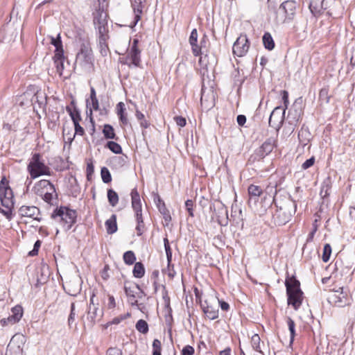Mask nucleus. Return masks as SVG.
Returning a JSON list of instances; mask_svg holds the SVG:
<instances>
[{
  "label": "nucleus",
  "mask_w": 355,
  "mask_h": 355,
  "mask_svg": "<svg viewBox=\"0 0 355 355\" xmlns=\"http://www.w3.org/2000/svg\"><path fill=\"white\" fill-rule=\"evenodd\" d=\"M277 209L273 214V220L277 225H283L289 222L296 211L297 205L288 195H279L273 197Z\"/></svg>",
  "instance_id": "obj_1"
},
{
  "label": "nucleus",
  "mask_w": 355,
  "mask_h": 355,
  "mask_svg": "<svg viewBox=\"0 0 355 355\" xmlns=\"http://www.w3.org/2000/svg\"><path fill=\"white\" fill-rule=\"evenodd\" d=\"M107 15L103 10L98 9L94 13V24L98 35V44L101 53L105 51L107 47V40L109 38Z\"/></svg>",
  "instance_id": "obj_2"
},
{
  "label": "nucleus",
  "mask_w": 355,
  "mask_h": 355,
  "mask_svg": "<svg viewBox=\"0 0 355 355\" xmlns=\"http://www.w3.org/2000/svg\"><path fill=\"white\" fill-rule=\"evenodd\" d=\"M51 218L59 223L65 231H68L76 223L77 213L74 209L61 206L53 211Z\"/></svg>",
  "instance_id": "obj_3"
},
{
  "label": "nucleus",
  "mask_w": 355,
  "mask_h": 355,
  "mask_svg": "<svg viewBox=\"0 0 355 355\" xmlns=\"http://www.w3.org/2000/svg\"><path fill=\"white\" fill-rule=\"evenodd\" d=\"M285 286L288 295V304L297 310L302 305L303 293L301 291L300 282L294 277L286 279Z\"/></svg>",
  "instance_id": "obj_4"
},
{
  "label": "nucleus",
  "mask_w": 355,
  "mask_h": 355,
  "mask_svg": "<svg viewBox=\"0 0 355 355\" xmlns=\"http://www.w3.org/2000/svg\"><path fill=\"white\" fill-rule=\"evenodd\" d=\"M27 171L31 179L37 178L42 175H50L51 169L46 165L40 153H35L29 160Z\"/></svg>",
  "instance_id": "obj_5"
},
{
  "label": "nucleus",
  "mask_w": 355,
  "mask_h": 355,
  "mask_svg": "<svg viewBox=\"0 0 355 355\" xmlns=\"http://www.w3.org/2000/svg\"><path fill=\"white\" fill-rule=\"evenodd\" d=\"M297 2L287 0L282 2L277 12L276 20L279 24H289L293 21L296 14Z\"/></svg>",
  "instance_id": "obj_6"
},
{
  "label": "nucleus",
  "mask_w": 355,
  "mask_h": 355,
  "mask_svg": "<svg viewBox=\"0 0 355 355\" xmlns=\"http://www.w3.org/2000/svg\"><path fill=\"white\" fill-rule=\"evenodd\" d=\"M35 193L48 204L53 205L57 194L54 185L46 180H41L34 187Z\"/></svg>",
  "instance_id": "obj_7"
},
{
  "label": "nucleus",
  "mask_w": 355,
  "mask_h": 355,
  "mask_svg": "<svg viewBox=\"0 0 355 355\" xmlns=\"http://www.w3.org/2000/svg\"><path fill=\"white\" fill-rule=\"evenodd\" d=\"M94 57L92 50L88 44H83L76 55V64L89 69L93 65Z\"/></svg>",
  "instance_id": "obj_8"
},
{
  "label": "nucleus",
  "mask_w": 355,
  "mask_h": 355,
  "mask_svg": "<svg viewBox=\"0 0 355 355\" xmlns=\"http://www.w3.org/2000/svg\"><path fill=\"white\" fill-rule=\"evenodd\" d=\"M216 300V297L211 295L200 304L204 313L209 320H215L218 317V309Z\"/></svg>",
  "instance_id": "obj_9"
},
{
  "label": "nucleus",
  "mask_w": 355,
  "mask_h": 355,
  "mask_svg": "<svg viewBox=\"0 0 355 355\" xmlns=\"http://www.w3.org/2000/svg\"><path fill=\"white\" fill-rule=\"evenodd\" d=\"M250 42L246 35H241L234 42L232 47L234 55L238 57L244 56L248 51Z\"/></svg>",
  "instance_id": "obj_10"
},
{
  "label": "nucleus",
  "mask_w": 355,
  "mask_h": 355,
  "mask_svg": "<svg viewBox=\"0 0 355 355\" xmlns=\"http://www.w3.org/2000/svg\"><path fill=\"white\" fill-rule=\"evenodd\" d=\"M137 40H134L130 51L125 58L124 64H128L130 67L133 65L135 67H139L141 62L140 51L137 47Z\"/></svg>",
  "instance_id": "obj_11"
},
{
  "label": "nucleus",
  "mask_w": 355,
  "mask_h": 355,
  "mask_svg": "<svg viewBox=\"0 0 355 355\" xmlns=\"http://www.w3.org/2000/svg\"><path fill=\"white\" fill-rule=\"evenodd\" d=\"M286 109L281 107H276L270 114L269 117V125L275 128H279L284 120Z\"/></svg>",
  "instance_id": "obj_12"
},
{
  "label": "nucleus",
  "mask_w": 355,
  "mask_h": 355,
  "mask_svg": "<svg viewBox=\"0 0 355 355\" xmlns=\"http://www.w3.org/2000/svg\"><path fill=\"white\" fill-rule=\"evenodd\" d=\"M124 291L129 299V302L132 306L137 305V300L136 299V290L140 291L141 294H143V291L140 288V286L138 284L132 283L129 281H125L124 282Z\"/></svg>",
  "instance_id": "obj_13"
},
{
  "label": "nucleus",
  "mask_w": 355,
  "mask_h": 355,
  "mask_svg": "<svg viewBox=\"0 0 355 355\" xmlns=\"http://www.w3.org/2000/svg\"><path fill=\"white\" fill-rule=\"evenodd\" d=\"M103 316V312L99 311L98 308L95 305H89L86 321L85 322V326L87 325L88 327L92 328L96 324L98 318Z\"/></svg>",
  "instance_id": "obj_14"
},
{
  "label": "nucleus",
  "mask_w": 355,
  "mask_h": 355,
  "mask_svg": "<svg viewBox=\"0 0 355 355\" xmlns=\"http://www.w3.org/2000/svg\"><path fill=\"white\" fill-rule=\"evenodd\" d=\"M14 196L12 189L10 188L0 189V201L4 207H14Z\"/></svg>",
  "instance_id": "obj_15"
},
{
  "label": "nucleus",
  "mask_w": 355,
  "mask_h": 355,
  "mask_svg": "<svg viewBox=\"0 0 355 355\" xmlns=\"http://www.w3.org/2000/svg\"><path fill=\"white\" fill-rule=\"evenodd\" d=\"M340 291H336L330 296V300L335 306L338 307H343L348 304V298L346 293H343V288H340Z\"/></svg>",
  "instance_id": "obj_16"
},
{
  "label": "nucleus",
  "mask_w": 355,
  "mask_h": 355,
  "mask_svg": "<svg viewBox=\"0 0 355 355\" xmlns=\"http://www.w3.org/2000/svg\"><path fill=\"white\" fill-rule=\"evenodd\" d=\"M276 146V139L273 137L268 138L257 150V154L259 157L263 158L270 153Z\"/></svg>",
  "instance_id": "obj_17"
},
{
  "label": "nucleus",
  "mask_w": 355,
  "mask_h": 355,
  "mask_svg": "<svg viewBox=\"0 0 355 355\" xmlns=\"http://www.w3.org/2000/svg\"><path fill=\"white\" fill-rule=\"evenodd\" d=\"M19 214L21 217L33 218L34 220H40L38 217L40 215V209L35 206H21L19 209Z\"/></svg>",
  "instance_id": "obj_18"
},
{
  "label": "nucleus",
  "mask_w": 355,
  "mask_h": 355,
  "mask_svg": "<svg viewBox=\"0 0 355 355\" xmlns=\"http://www.w3.org/2000/svg\"><path fill=\"white\" fill-rule=\"evenodd\" d=\"M64 289L71 296H76L81 291V280L75 278L67 282L64 285Z\"/></svg>",
  "instance_id": "obj_19"
},
{
  "label": "nucleus",
  "mask_w": 355,
  "mask_h": 355,
  "mask_svg": "<svg viewBox=\"0 0 355 355\" xmlns=\"http://www.w3.org/2000/svg\"><path fill=\"white\" fill-rule=\"evenodd\" d=\"M146 0H132V7L135 13L134 26L141 19Z\"/></svg>",
  "instance_id": "obj_20"
},
{
  "label": "nucleus",
  "mask_w": 355,
  "mask_h": 355,
  "mask_svg": "<svg viewBox=\"0 0 355 355\" xmlns=\"http://www.w3.org/2000/svg\"><path fill=\"white\" fill-rule=\"evenodd\" d=\"M131 199H132V207L135 211V214H142L141 213V202L140 199V196L137 190V189H133L131 191Z\"/></svg>",
  "instance_id": "obj_21"
},
{
  "label": "nucleus",
  "mask_w": 355,
  "mask_h": 355,
  "mask_svg": "<svg viewBox=\"0 0 355 355\" xmlns=\"http://www.w3.org/2000/svg\"><path fill=\"white\" fill-rule=\"evenodd\" d=\"M301 109L295 107V104H293L291 109L288 111V118L290 119L289 123L296 125L301 118Z\"/></svg>",
  "instance_id": "obj_22"
},
{
  "label": "nucleus",
  "mask_w": 355,
  "mask_h": 355,
  "mask_svg": "<svg viewBox=\"0 0 355 355\" xmlns=\"http://www.w3.org/2000/svg\"><path fill=\"white\" fill-rule=\"evenodd\" d=\"M324 0H310L309 8L312 14L317 15L325 9L324 6Z\"/></svg>",
  "instance_id": "obj_23"
},
{
  "label": "nucleus",
  "mask_w": 355,
  "mask_h": 355,
  "mask_svg": "<svg viewBox=\"0 0 355 355\" xmlns=\"http://www.w3.org/2000/svg\"><path fill=\"white\" fill-rule=\"evenodd\" d=\"M105 225L107 234H112L115 233L118 230L116 216L115 214H112L111 217L105 221Z\"/></svg>",
  "instance_id": "obj_24"
},
{
  "label": "nucleus",
  "mask_w": 355,
  "mask_h": 355,
  "mask_svg": "<svg viewBox=\"0 0 355 355\" xmlns=\"http://www.w3.org/2000/svg\"><path fill=\"white\" fill-rule=\"evenodd\" d=\"M248 190L250 197V201L254 200V202L257 201V198L263 192L262 189L259 186L254 184H250Z\"/></svg>",
  "instance_id": "obj_25"
},
{
  "label": "nucleus",
  "mask_w": 355,
  "mask_h": 355,
  "mask_svg": "<svg viewBox=\"0 0 355 355\" xmlns=\"http://www.w3.org/2000/svg\"><path fill=\"white\" fill-rule=\"evenodd\" d=\"M12 315H10V320L11 323H16L20 320L23 315V309L21 306L17 305L14 306L12 310Z\"/></svg>",
  "instance_id": "obj_26"
},
{
  "label": "nucleus",
  "mask_w": 355,
  "mask_h": 355,
  "mask_svg": "<svg viewBox=\"0 0 355 355\" xmlns=\"http://www.w3.org/2000/svg\"><path fill=\"white\" fill-rule=\"evenodd\" d=\"M262 40L263 46L266 49L271 51L275 48V42L270 33H265Z\"/></svg>",
  "instance_id": "obj_27"
},
{
  "label": "nucleus",
  "mask_w": 355,
  "mask_h": 355,
  "mask_svg": "<svg viewBox=\"0 0 355 355\" xmlns=\"http://www.w3.org/2000/svg\"><path fill=\"white\" fill-rule=\"evenodd\" d=\"M66 110L71 116L73 124H75L76 123H80V121H81V116L80 112L76 107L71 109L70 107L67 106L66 107Z\"/></svg>",
  "instance_id": "obj_28"
},
{
  "label": "nucleus",
  "mask_w": 355,
  "mask_h": 355,
  "mask_svg": "<svg viewBox=\"0 0 355 355\" xmlns=\"http://www.w3.org/2000/svg\"><path fill=\"white\" fill-rule=\"evenodd\" d=\"M310 132L306 129H301V130L298 133V139L300 140V143L305 146L308 144L310 141Z\"/></svg>",
  "instance_id": "obj_29"
},
{
  "label": "nucleus",
  "mask_w": 355,
  "mask_h": 355,
  "mask_svg": "<svg viewBox=\"0 0 355 355\" xmlns=\"http://www.w3.org/2000/svg\"><path fill=\"white\" fill-rule=\"evenodd\" d=\"M132 273L135 277L141 278L145 274V268L144 264L141 262H137L135 264Z\"/></svg>",
  "instance_id": "obj_30"
},
{
  "label": "nucleus",
  "mask_w": 355,
  "mask_h": 355,
  "mask_svg": "<svg viewBox=\"0 0 355 355\" xmlns=\"http://www.w3.org/2000/svg\"><path fill=\"white\" fill-rule=\"evenodd\" d=\"M107 199L111 206L115 207L119 202V196L116 191L110 189L107 190Z\"/></svg>",
  "instance_id": "obj_31"
},
{
  "label": "nucleus",
  "mask_w": 355,
  "mask_h": 355,
  "mask_svg": "<svg viewBox=\"0 0 355 355\" xmlns=\"http://www.w3.org/2000/svg\"><path fill=\"white\" fill-rule=\"evenodd\" d=\"M103 133L104 137L108 139H114L116 136L113 127L109 124L104 125Z\"/></svg>",
  "instance_id": "obj_32"
},
{
  "label": "nucleus",
  "mask_w": 355,
  "mask_h": 355,
  "mask_svg": "<svg viewBox=\"0 0 355 355\" xmlns=\"http://www.w3.org/2000/svg\"><path fill=\"white\" fill-rule=\"evenodd\" d=\"M331 187V182L329 178H327L322 183L321 190H320V195L322 197H326L329 196V191Z\"/></svg>",
  "instance_id": "obj_33"
},
{
  "label": "nucleus",
  "mask_w": 355,
  "mask_h": 355,
  "mask_svg": "<svg viewBox=\"0 0 355 355\" xmlns=\"http://www.w3.org/2000/svg\"><path fill=\"white\" fill-rule=\"evenodd\" d=\"M136 220L137 225L136 226L137 234L138 236H141L144 230V223L143 220L142 214H135Z\"/></svg>",
  "instance_id": "obj_34"
},
{
  "label": "nucleus",
  "mask_w": 355,
  "mask_h": 355,
  "mask_svg": "<svg viewBox=\"0 0 355 355\" xmlns=\"http://www.w3.org/2000/svg\"><path fill=\"white\" fill-rule=\"evenodd\" d=\"M54 62H59L60 63V67L62 69H64V50L62 49H60L58 50H55V55L53 57Z\"/></svg>",
  "instance_id": "obj_35"
},
{
  "label": "nucleus",
  "mask_w": 355,
  "mask_h": 355,
  "mask_svg": "<svg viewBox=\"0 0 355 355\" xmlns=\"http://www.w3.org/2000/svg\"><path fill=\"white\" fill-rule=\"evenodd\" d=\"M135 327L139 332L143 334L148 332V324L144 320H139L136 323Z\"/></svg>",
  "instance_id": "obj_36"
},
{
  "label": "nucleus",
  "mask_w": 355,
  "mask_h": 355,
  "mask_svg": "<svg viewBox=\"0 0 355 355\" xmlns=\"http://www.w3.org/2000/svg\"><path fill=\"white\" fill-rule=\"evenodd\" d=\"M330 96L329 95L328 87H323L319 92V101L322 103H328L329 102Z\"/></svg>",
  "instance_id": "obj_37"
},
{
  "label": "nucleus",
  "mask_w": 355,
  "mask_h": 355,
  "mask_svg": "<svg viewBox=\"0 0 355 355\" xmlns=\"http://www.w3.org/2000/svg\"><path fill=\"white\" fill-rule=\"evenodd\" d=\"M123 261L128 265H132L136 260V257L132 251H127L123 254Z\"/></svg>",
  "instance_id": "obj_38"
},
{
  "label": "nucleus",
  "mask_w": 355,
  "mask_h": 355,
  "mask_svg": "<svg viewBox=\"0 0 355 355\" xmlns=\"http://www.w3.org/2000/svg\"><path fill=\"white\" fill-rule=\"evenodd\" d=\"M106 146L114 153L120 154L122 153L121 146L116 142L112 141H108Z\"/></svg>",
  "instance_id": "obj_39"
},
{
  "label": "nucleus",
  "mask_w": 355,
  "mask_h": 355,
  "mask_svg": "<svg viewBox=\"0 0 355 355\" xmlns=\"http://www.w3.org/2000/svg\"><path fill=\"white\" fill-rule=\"evenodd\" d=\"M260 342L261 339L258 334H254L251 338V344L252 347L254 350L259 352H261V347H260Z\"/></svg>",
  "instance_id": "obj_40"
},
{
  "label": "nucleus",
  "mask_w": 355,
  "mask_h": 355,
  "mask_svg": "<svg viewBox=\"0 0 355 355\" xmlns=\"http://www.w3.org/2000/svg\"><path fill=\"white\" fill-rule=\"evenodd\" d=\"M135 116L137 119L139 121L140 125L144 128H147L149 125L148 121L145 119L144 114L141 113L139 110H137L135 112Z\"/></svg>",
  "instance_id": "obj_41"
},
{
  "label": "nucleus",
  "mask_w": 355,
  "mask_h": 355,
  "mask_svg": "<svg viewBox=\"0 0 355 355\" xmlns=\"http://www.w3.org/2000/svg\"><path fill=\"white\" fill-rule=\"evenodd\" d=\"M101 175L104 183H110L112 181L111 174L106 167L101 168Z\"/></svg>",
  "instance_id": "obj_42"
},
{
  "label": "nucleus",
  "mask_w": 355,
  "mask_h": 355,
  "mask_svg": "<svg viewBox=\"0 0 355 355\" xmlns=\"http://www.w3.org/2000/svg\"><path fill=\"white\" fill-rule=\"evenodd\" d=\"M74 125V129H75V132H74V135L73 136L71 137V136L67 138L69 142L71 144L72 142V141L73 140V138L75 137L76 135H83L84 133H85V131H84V129L80 125L79 123H76Z\"/></svg>",
  "instance_id": "obj_43"
},
{
  "label": "nucleus",
  "mask_w": 355,
  "mask_h": 355,
  "mask_svg": "<svg viewBox=\"0 0 355 355\" xmlns=\"http://www.w3.org/2000/svg\"><path fill=\"white\" fill-rule=\"evenodd\" d=\"M331 254V247L329 243H327L324 246L323 253H322V261L324 262H327L329 260L330 256Z\"/></svg>",
  "instance_id": "obj_44"
},
{
  "label": "nucleus",
  "mask_w": 355,
  "mask_h": 355,
  "mask_svg": "<svg viewBox=\"0 0 355 355\" xmlns=\"http://www.w3.org/2000/svg\"><path fill=\"white\" fill-rule=\"evenodd\" d=\"M162 344L159 340L155 339L153 342V355H161Z\"/></svg>",
  "instance_id": "obj_45"
},
{
  "label": "nucleus",
  "mask_w": 355,
  "mask_h": 355,
  "mask_svg": "<svg viewBox=\"0 0 355 355\" xmlns=\"http://www.w3.org/2000/svg\"><path fill=\"white\" fill-rule=\"evenodd\" d=\"M287 324H288V329L291 333V343H292L294 340L295 335V322L291 318H288Z\"/></svg>",
  "instance_id": "obj_46"
},
{
  "label": "nucleus",
  "mask_w": 355,
  "mask_h": 355,
  "mask_svg": "<svg viewBox=\"0 0 355 355\" xmlns=\"http://www.w3.org/2000/svg\"><path fill=\"white\" fill-rule=\"evenodd\" d=\"M89 102V100L87 101V107H89L90 108V114H92V110H98L99 109V103L98 100L97 98L92 99Z\"/></svg>",
  "instance_id": "obj_47"
},
{
  "label": "nucleus",
  "mask_w": 355,
  "mask_h": 355,
  "mask_svg": "<svg viewBox=\"0 0 355 355\" xmlns=\"http://www.w3.org/2000/svg\"><path fill=\"white\" fill-rule=\"evenodd\" d=\"M157 207L160 213L164 215V218L166 220H168V218H171L168 211L165 207L164 202H162V205H157Z\"/></svg>",
  "instance_id": "obj_48"
},
{
  "label": "nucleus",
  "mask_w": 355,
  "mask_h": 355,
  "mask_svg": "<svg viewBox=\"0 0 355 355\" xmlns=\"http://www.w3.org/2000/svg\"><path fill=\"white\" fill-rule=\"evenodd\" d=\"M130 313H127L125 314L121 315L120 316L116 317L112 319V320L110 322V324H119L122 320L128 318L130 317Z\"/></svg>",
  "instance_id": "obj_49"
},
{
  "label": "nucleus",
  "mask_w": 355,
  "mask_h": 355,
  "mask_svg": "<svg viewBox=\"0 0 355 355\" xmlns=\"http://www.w3.org/2000/svg\"><path fill=\"white\" fill-rule=\"evenodd\" d=\"M51 43L55 46V50L62 49V44L60 35L56 38L51 37Z\"/></svg>",
  "instance_id": "obj_50"
},
{
  "label": "nucleus",
  "mask_w": 355,
  "mask_h": 355,
  "mask_svg": "<svg viewBox=\"0 0 355 355\" xmlns=\"http://www.w3.org/2000/svg\"><path fill=\"white\" fill-rule=\"evenodd\" d=\"M315 157L312 156L311 158L306 160L302 164V168L303 170H306L311 167L314 163H315Z\"/></svg>",
  "instance_id": "obj_51"
},
{
  "label": "nucleus",
  "mask_w": 355,
  "mask_h": 355,
  "mask_svg": "<svg viewBox=\"0 0 355 355\" xmlns=\"http://www.w3.org/2000/svg\"><path fill=\"white\" fill-rule=\"evenodd\" d=\"M76 312H75V304L71 303V312L68 318V323L69 325H71L75 320L76 317Z\"/></svg>",
  "instance_id": "obj_52"
},
{
  "label": "nucleus",
  "mask_w": 355,
  "mask_h": 355,
  "mask_svg": "<svg viewBox=\"0 0 355 355\" xmlns=\"http://www.w3.org/2000/svg\"><path fill=\"white\" fill-rule=\"evenodd\" d=\"M185 207H186L187 211L189 212V216L193 217V200H187L185 202Z\"/></svg>",
  "instance_id": "obj_53"
},
{
  "label": "nucleus",
  "mask_w": 355,
  "mask_h": 355,
  "mask_svg": "<svg viewBox=\"0 0 355 355\" xmlns=\"http://www.w3.org/2000/svg\"><path fill=\"white\" fill-rule=\"evenodd\" d=\"M194 348L191 345H186L182 350L181 355H193Z\"/></svg>",
  "instance_id": "obj_54"
},
{
  "label": "nucleus",
  "mask_w": 355,
  "mask_h": 355,
  "mask_svg": "<svg viewBox=\"0 0 355 355\" xmlns=\"http://www.w3.org/2000/svg\"><path fill=\"white\" fill-rule=\"evenodd\" d=\"M6 209H2L0 208V212L2 213L7 219L11 220L12 219V209L13 207H5Z\"/></svg>",
  "instance_id": "obj_55"
},
{
  "label": "nucleus",
  "mask_w": 355,
  "mask_h": 355,
  "mask_svg": "<svg viewBox=\"0 0 355 355\" xmlns=\"http://www.w3.org/2000/svg\"><path fill=\"white\" fill-rule=\"evenodd\" d=\"M189 40V43L190 44L197 43V41H198V32H197V30L196 28L192 30Z\"/></svg>",
  "instance_id": "obj_56"
},
{
  "label": "nucleus",
  "mask_w": 355,
  "mask_h": 355,
  "mask_svg": "<svg viewBox=\"0 0 355 355\" xmlns=\"http://www.w3.org/2000/svg\"><path fill=\"white\" fill-rule=\"evenodd\" d=\"M191 46L192 53L195 56H198L201 52V46H199L197 43L190 44Z\"/></svg>",
  "instance_id": "obj_57"
},
{
  "label": "nucleus",
  "mask_w": 355,
  "mask_h": 355,
  "mask_svg": "<svg viewBox=\"0 0 355 355\" xmlns=\"http://www.w3.org/2000/svg\"><path fill=\"white\" fill-rule=\"evenodd\" d=\"M216 302L218 305L220 306V309L224 311H227L230 309V305L227 302L219 300L218 298L216 300Z\"/></svg>",
  "instance_id": "obj_58"
},
{
  "label": "nucleus",
  "mask_w": 355,
  "mask_h": 355,
  "mask_svg": "<svg viewBox=\"0 0 355 355\" xmlns=\"http://www.w3.org/2000/svg\"><path fill=\"white\" fill-rule=\"evenodd\" d=\"M174 120L177 125L180 127H184L186 125V119L182 116H175L174 117Z\"/></svg>",
  "instance_id": "obj_59"
},
{
  "label": "nucleus",
  "mask_w": 355,
  "mask_h": 355,
  "mask_svg": "<svg viewBox=\"0 0 355 355\" xmlns=\"http://www.w3.org/2000/svg\"><path fill=\"white\" fill-rule=\"evenodd\" d=\"M164 248H165V251H166V254L167 261L169 264L172 259V252H171L170 245H164Z\"/></svg>",
  "instance_id": "obj_60"
},
{
  "label": "nucleus",
  "mask_w": 355,
  "mask_h": 355,
  "mask_svg": "<svg viewBox=\"0 0 355 355\" xmlns=\"http://www.w3.org/2000/svg\"><path fill=\"white\" fill-rule=\"evenodd\" d=\"M282 100L284 101V106H285V109H286L288 107V93L287 91L286 90H283L282 91Z\"/></svg>",
  "instance_id": "obj_61"
},
{
  "label": "nucleus",
  "mask_w": 355,
  "mask_h": 355,
  "mask_svg": "<svg viewBox=\"0 0 355 355\" xmlns=\"http://www.w3.org/2000/svg\"><path fill=\"white\" fill-rule=\"evenodd\" d=\"M116 306L115 299L113 296L109 295L107 306L108 309H113Z\"/></svg>",
  "instance_id": "obj_62"
},
{
  "label": "nucleus",
  "mask_w": 355,
  "mask_h": 355,
  "mask_svg": "<svg viewBox=\"0 0 355 355\" xmlns=\"http://www.w3.org/2000/svg\"><path fill=\"white\" fill-rule=\"evenodd\" d=\"M236 121L239 125L243 126L246 122V117L245 115L239 114L237 116Z\"/></svg>",
  "instance_id": "obj_63"
},
{
  "label": "nucleus",
  "mask_w": 355,
  "mask_h": 355,
  "mask_svg": "<svg viewBox=\"0 0 355 355\" xmlns=\"http://www.w3.org/2000/svg\"><path fill=\"white\" fill-rule=\"evenodd\" d=\"M124 103L120 102L117 104V114L119 116H121V114H124Z\"/></svg>",
  "instance_id": "obj_64"
}]
</instances>
